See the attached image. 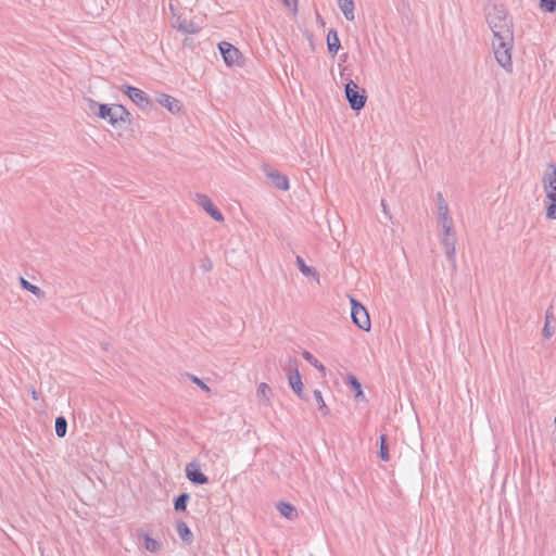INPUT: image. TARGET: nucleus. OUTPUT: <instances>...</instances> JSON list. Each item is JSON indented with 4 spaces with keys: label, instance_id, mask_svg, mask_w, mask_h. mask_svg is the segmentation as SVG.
Listing matches in <instances>:
<instances>
[{
    "label": "nucleus",
    "instance_id": "37",
    "mask_svg": "<svg viewBox=\"0 0 556 556\" xmlns=\"http://www.w3.org/2000/svg\"><path fill=\"white\" fill-rule=\"evenodd\" d=\"M381 206L383 207V212L388 215L387 207L384 201H381Z\"/></svg>",
    "mask_w": 556,
    "mask_h": 556
},
{
    "label": "nucleus",
    "instance_id": "30",
    "mask_svg": "<svg viewBox=\"0 0 556 556\" xmlns=\"http://www.w3.org/2000/svg\"><path fill=\"white\" fill-rule=\"evenodd\" d=\"M379 455L383 462H388L390 459L388 444H387V437L384 434L380 435V453H379Z\"/></svg>",
    "mask_w": 556,
    "mask_h": 556
},
{
    "label": "nucleus",
    "instance_id": "17",
    "mask_svg": "<svg viewBox=\"0 0 556 556\" xmlns=\"http://www.w3.org/2000/svg\"><path fill=\"white\" fill-rule=\"evenodd\" d=\"M277 509L285 518L289 520H294L298 517L296 508L289 503L280 502L277 505Z\"/></svg>",
    "mask_w": 556,
    "mask_h": 556
},
{
    "label": "nucleus",
    "instance_id": "3",
    "mask_svg": "<svg viewBox=\"0 0 556 556\" xmlns=\"http://www.w3.org/2000/svg\"><path fill=\"white\" fill-rule=\"evenodd\" d=\"M97 116L103 119H109L112 126H116L118 122L129 119L130 113L119 104L109 106L108 104H99Z\"/></svg>",
    "mask_w": 556,
    "mask_h": 556
},
{
    "label": "nucleus",
    "instance_id": "2",
    "mask_svg": "<svg viewBox=\"0 0 556 556\" xmlns=\"http://www.w3.org/2000/svg\"><path fill=\"white\" fill-rule=\"evenodd\" d=\"M514 47V35L507 39L493 38L492 48L496 62L505 70L511 67V50Z\"/></svg>",
    "mask_w": 556,
    "mask_h": 556
},
{
    "label": "nucleus",
    "instance_id": "35",
    "mask_svg": "<svg viewBox=\"0 0 556 556\" xmlns=\"http://www.w3.org/2000/svg\"><path fill=\"white\" fill-rule=\"evenodd\" d=\"M202 268L205 270V271H210L212 269V263L211 261H205L203 262L202 264Z\"/></svg>",
    "mask_w": 556,
    "mask_h": 556
},
{
    "label": "nucleus",
    "instance_id": "27",
    "mask_svg": "<svg viewBox=\"0 0 556 556\" xmlns=\"http://www.w3.org/2000/svg\"><path fill=\"white\" fill-rule=\"evenodd\" d=\"M189 498H190V496L188 493H181L180 495H178L174 502L175 510H177V511L186 510L187 503H188Z\"/></svg>",
    "mask_w": 556,
    "mask_h": 556
},
{
    "label": "nucleus",
    "instance_id": "28",
    "mask_svg": "<svg viewBox=\"0 0 556 556\" xmlns=\"http://www.w3.org/2000/svg\"><path fill=\"white\" fill-rule=\"evenodd\" d=\"M314 396H315L316 403L318 405V409L323 413L324 416H327L330 410L323 399L321 391L315 390Z\"/></svg>",
    "mask_w": 556,
    "mask_h": 556
},
{
    "label": "nucleus",
    "instance_id": "1",
    "mask_svg": "<svg viewBox=\"0 0 556 556\" xmlns=\"http://www.w3.org/2000/svg\"><path fill=\"white\" fill-rule=\"evenodd\" d=\"M485 18L493 38L507 39L514 35L511 20L502 5L494 4L488 8Z\"/></svg>",
    "mask_w": 556,
    "mask_h": 556
},
{
    "label": "nucleus",
    "instance_id": "8",
    "mask_svg": "<svg viewBox=\"0 0 556 556\" xmlns=\"http://www.w3.org/2000/svg\"><path fill=\"white\" fill-rule=\"evenodd\" d=\"M218 48H219L220 54L223 55L225 63L228 66L238 65L240 63L239 61L241 58V53H240L239 49L236 48L233 45H231L227 41H222L218 45Z\"/></svg>",
    "mask_w": 556,
    "mask_h": 556
},
{
    "label": "nucleus",
    "instance_id": "16",
    "mask_svg": "<svg viewBox=\"0 0 556 556\" xmlns=\"http://www.w3.org/2000/svg\"><path fill=\"white\" fill-rule=\"evenodd\" d=\"M267 176L276 188L280 190L289 189V181L285 175L280 174L279 172L273 170L268 173Z\"/></svg>",
    "mask_w": 556,
    "mask_h": 556
},
{
    "label": "nucleus",
    "instance_id": "23",
    "mask_svg": "<svg viewBox=\"0 0 556 556\" xmlns=\"http://www.w3.org/2000/svg\"><path fill=\"white\" fill-rule=\"evenodd\" d=\"M346 383L354 391V395H355L356 399L364 397L362 386H361L359 381L357 380V378L354 375L350 374L346 377Z\"/></svg>",
    "mask_w": 556,
    "mask_h": 556
},
{
    "label": "nucleus",
    "instance_id": "20",
    "mask_svg": "<svg viewBox=\"0 0 556 556\" xmlns=\"http://www.w3.org/2000/svg\"><path fill=\"white\" fill-rule=\"evenodd\" d=\"M20 283H21V287L24 289V290H27L29 291L30 293H33L35 296H37L38 299H43L45 298V292L37 286L30 283L28 280H26L24 277H20Z\"/></svg>",
    "mask_w": 556,
    "mask_h": 556
},
{
    "label": "nucleus",
    "instance_id": "38",
    "mask_svg": "<svg viewBox=\"0 0 556 556\" xmlns=\"http://www.w3.org/2000/svg\"><path fill=\"white\" fill-rule=\"evenodd\" d=\"M31 396H34V399H37V397H36V391H35V390H33Z\"/></svg>",
    "mask_w": 556,
    "mask_h": 556
},
{
    "label": "nucleus",
    "instance_id": "7",
    "mask_svg": "<svg viewBox=\"0 0 556 556\" xmlns=\"http://www.w3.org/2000/svg\"><path fill=\"white\" fill-rule=\"evenodd\" d=\"M437 200H438L439 224L443 230L451 231L453 228V219L448 215V205L445 202L441 192L437 193Z\"/></svg>",
    "mask_w": 556,
    "mask_h": 556
},
{
    "label": "nucleus",
    "instance_id": "33",
    "mask_svg": "<svg viewBox=\"0 0 556 556\" xmlns=\"http://www.w3.org/2000/svg\"><path fill=\"white\" fill-rule=\"evenodd\" d=\"M188 377L190 378V380L195 383L197 386H199L203 391L205 392H210L211 389L210 387L204 383L200 378H198L197 376H193V375H188Z\"/></svg>",
    "mask_w": 556,
    "mask_h": 556
},
{
    "label": "nucleus",
    "instance_id": "12",
    "mask_svg": "<svg viewBox=\"0 0 556 556\" xmlns=\"http://www.w3.org/2000/svg\"><path fill=\"white\" fill-rule=\"evenodd\" d=\"M442 244L448 260L455 262V243L456 239L453 229L451 231L443 230Z\"/></svg>",
    "mask_w": 556,
    "mask_h": 556
},
{
    "label": "nucleus",
    "instance_id": "6",
    "mask_svg": "<svg viewBox=\"0 0 556 556\" xmlns=\"http://www.w3.org/2000/svg\"><path fill=\"white\" fill-rule=\"evenodd\" d=\"M542 184H543L544 189H551L546 193V198L549 201L555 202L556 201V165L554 163H548L546 165V168H545V172H544V175L542 178Z\"/></svg>",
    "mask_w": 556,
    "mask_h": 556
},
{
    "label": "nucleus",
    "instance_id": "10",
    "mask_svg": "<svg viewBox=\"0 0 556 556\" xmlns=\"http://www.w3.org/2000/svg\"><path fill=\"white\" fill-rule=\"evenodd\" d=\"M123 89H125V93L138 106L144 109L151 104L148 96L141 89L131 86H123Z\"/></svg>",
    "mask_w": 556,
    "mask_h": 556
},
{
    "label": "nucleus",
    "instance_id": "15",
    "mask_svg": "<svg viewBox=\"0 0 556 556\" xmlns=\"http://www.w3.org/2000/svg\"><path fill=\"white\" fill-rule=\"evenodd\" d=\"M327 48L332 56H334L340 49V39L334 29H330L327 34Z\"/></svg>",
    "mask_w": 556,
    "mask_h": 556
},
{
    "label": "nucleus",
    "instance_id": "32",
    "mask_svg": "<svg viewBox=\"0 0 556 556\" xmlns=\"http://www.w3.org/2000/svg\"><path fill=\"white\" fill-rule=\"evenodd\" d=\"M540 5L543 10L549 13H554L556 11V0H539Z\"/></svg>",
    "mask_w": 556,
    "mask_h": 556
},
{
    "label": "nucleus",
    "instance_id": "11",
    "mask_svg": "<svg viewBox=\"0 0 556 556\" xmlns=\"http://www.w3.org/2000/svg\"><path fill=\"white\" fill-rule=\"evenodd\" d=\"M185 471L188 480L194 484H205L208 481V478L201 471L199 464L195 462L187 464Z\"/></svg>",
    "mask_w": 556,
    "mask_h": 556
},
{
    "label": "nucleus",
    "instance_id": "5",
    "mask_svg": "<svg viewBox=\"0 0 556 556\" xmlns=\"http://www.w3.org/2000/svg\"><path fill=\"white\" fill-rule=\"evenodd\" d=\"M351 317L353 323L362 330L370 329V318L367 309L354 298H351Z\"/></svg>",
    "mask_w": 556,
    "mask_h": 556
},
{
    "label": "nucleus",
    "instance_id": "19",
    "mask_svg": "<svg viewBox=\"0 0 556 556\" xmlns=\"http://www.w3.org/2000/svg\"><path fill=\"white\" fill-rule=\"evenodd\" d=\"M176 28L185 34H197L200 30V27L193 22L178 18Z\"/></svg>",
    "mask_w": 556,
    "mask_h": 556
},
{
    "label": "nucleus",
    "instance_id": "36",
    "mask_svg": "<svg viewBox=\"0 0 556 556\" xmlns=\"http://www.w3.org/2000/svg\"><path fill=\"white\" fill-rule=\"evenodd\" d=\"M285 5L291 7L296 4V0H283Z\"/></svg>",
    "mask_w": 556,
    "mask_h": 556
},
{
    "label": "nucleus",
    "instance_id": "18",
    "mask_svg": "<svg viewBox=\"0 0 556 556\" xmlns=\"http://www.w3.org/2000/svg\"><path fill=\"white\" fill-rule=\"evenodd\" d=\"M340 10L348 21H354V2L353 0H338Z\"/></svg>",
    "mask_w": 556,
    "mask_h": 556
},
{
    "label": "nucleus",
    "instance_id": "26",
    "mask_svg": "<svg viewBox=\"0 0 556 556\" xmlns=\"http://www.w3.org/2000/svg\"><path fill=\"white\" fill-rule=\"evenodd\" d=\"M67 431V420L63 416L55 419V433L59 438H64Z\"/></svg>",
    "mask_w": 556,
    "mask_h": 556
},
{
    "label": "nucleus",
    "instance_id": "31",
    "mask_svg": "<svg viewBox=\"0 0 556 556\" xmlns=\"http://www.w3.org/2000/svg\"><path fill=\"white\" fill-rule=\"evenodd\" d=\"M552 317V313L549 312V309L546 312V316H545V324H544V327H543V336L546 338V339H549L553 334H554V329H552L549 327V318Z\"/></svg>",
    "mask_w": 556,
    "mask_h": 556
},
{
    "label": "nucleus",
    "instance_id": "34",
    "mask_svg": "<svg viewBox=\"0 0 556 556\" xmlns=\"http://www.w3.org/2000/svg\"><path fill=\"white\" fill-rule=\"evenodd\" d=\"M546 217L548 219H556V201H551V204L546 206Z\"/></svg>",
    "mask_w": 556,
    "mask_h": 556
},
{
    "label": "nucleus",
    "instance_id": "9",
    "mask_svg": "<svg viewBox=\"0 0 556 556\" xmlns=\"http://www.w3.org/2000/svg\"><path fill=\"white\" fill-rule=\"evenodd\" d=\"M197 197V203L213 218L215 219L216 222H223L224 220V216L223 214L220 213L219 210H217L215 207V205L213 204L212 200L205 195V194H201V193H197L195 194Z\"/></svg>",
    "mask_w": 556,
    "mask_h": 556
},
{
    "label": "nucleus",
    "instance_id": "4",
    "mask_svg": "<svg viewBox=\"0 0 556 556\" xmlns=\"http://www.w3.org/2000/svg\"><path fill=\"white\" fill-rule=\"evenodd\" d=\"M345 98L351 109L354 111L363 109L367 100L365 90L361 89L353 80H350L345 85Z\"/></svg>",
    "mask_w": 556,
    "mask_h": 556
},
{
    "label": "nucleus",
    "instance_id": "13",
    "mask_svg": "<svg viewBox=\"0 0 556 556\" xmlns=\"http://www.w3.org/2000/svg\"><path fill=\"white\" fill-rule=\"evenodd\" d=\"M288 379H289V384L292 388V390L294 391V393L299 397L304 399V395H303V382H302V379H301V375H300V372L298 370L296 364H294L293 371L289 372Z\"/></svg>",
    "mask_w": 556,
    "mask_h": 556
},
{
    "label": "nucleus",
    "instance_id": "39",
    "mask_svg": "<svg viewBox=\"0 0 556 556\" xmlns=\"http://www.w3.org/2000/svg\"><path fill=\"white\" fill-rule=\"evenodd\" d=\"M555 424H556V416H555Z\"/></svg>",
    "mask_w": 556,
    "mask_h": 556
},
{
    "label": "nucleus",
    "instance_id": "24",
    "mask_svg": "<svg viewBox=\"0 0 556 556\" xmlns=\"http://www.w3.org/2000/svg\"><path fill=\"white\" fill-rule=\"evenodd\" d=\"M176 530L178 535L182 541L190 542L192 539V533L185 521H178L176 525Z\"/></svg>",
    "mask_w": 556,
    "mask_h": 556
},
{
    "label": "nucleus",
    "instance_id": "22",
    "mask_svg": "<svg viewBox=\"0 0 556 556\" xmlns=\"http://www.w3.org/2000/svg\"><path fill=\"white\" fill-rule=\"evenodd\" d=\"M296 265H298V268L299 270L304 275V276H313L315 277L317 280L319 279V276L316 271L315 268L311 267V266H307L304 262V260L301 257V256H296Z\"/></svg>",
    "mask_w": 556,
    "mask_h": 556
},
{
    "label": "nucleus",
    "instance_id": "29",
    "mask_svg": "<svg viewBox=\"0 0 556 556\" xmlns=\"http://www.w3.org/2000/svg\"><path fill=\"white\" fill-rule=\"evenodd\" d=\"M303 357L311 363L315 368H317L320 372L325 375L326 368L323 364H320L309 352L304 351Z\"/></svg>",
    "mask_w": 556,
    "mask_h": 556
},
{
    "label": "nucleus",
    "instance_id": "21",
    "mask_svg": "<svg viewBox=\"0 0 556 556\" xmlns=\"http://www.w3.org/2000/svg\"><path fill=\"white\" fill-rule=\"evenodd\" d=\"M271 396H273L271 388L265 382L260 383L257 387V397L263 400L265 402V404L268 405L270 403Z\"/></svg>",
    "mask_w": 556,
    "mask_h": 556
},
{
    "label": "nucleus",
    "instance_id": "25",
    "mask_svg": "<svg viewBox=\"0 0 556 556\" xmlns=\"http://www.w3.org/2000/svg\"><path fill=\"white\" fill-rule=\"evenodd\" d=\"M144 548L151 553L157 552L161 548V543L152 539L149 534H142Z\"/></svg>",
    "mask_w": 556,
    "mask_h": 556
},
{
    "label": "nucleus",
    "instance_id": "14",
    "mask_svg": "<svg viewBox=\"0 0 556 556\" xmlns=\"http://www.w3.org/2000/svg\"><path fill=\"white\" fill-rule=\"evenodd\" d=\"M156 100L162 106L166 108L172 113L178 112L180 110L179 101L169 94L160 93Z\"/></svg>",
    "mask_w": 556,
    "mask_h": 556
}]
</instances>
